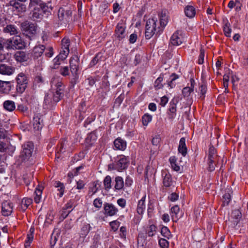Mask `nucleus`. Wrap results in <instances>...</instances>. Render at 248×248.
<instances>
[{
    "label": "nucleus",
    "instance_id": "f257e3e1",
    "mask_svg": "<svg viewBox=\"0 0 248 248\" xmlns=\"http://www.w3.org/2000/svg\"><path fill=\"white\" fill-rule=\"evenodd\" d=\"M51 91H50L45 97V102L46 104L50 103H57L59 102L63 96V84L58 77H54L51 81Z\"/></svg>",
    "mask_w": 248,
    "mask_h": 248
},
{
    "label": "nucleus",
    "instance_id": "f03ea898",
    "mask_svg": "<svg viewBox=\"0 0 248 248\" xmlns=\"http://www.w3.org/2000/svg\"><path fill=\"white\" fill-rule=\"evenodd\" d=\"M6 47L8 49H21L25 48V43L20 36H15L6 40Z\"/></svg>",
    "mask_w": 248,
    "mask_h": 248
},
{
    "label": "nucleus",
    "instance_id": "7ed1b4c3",
    "mask_svg": "<svg viewBox=\"0 0 248 248\" xmlns=\"http://www.w3.org/2000/svg\"><path fill=\"white\" fill-rule=\"evenodd\" d=\"M16 81L17 92L19 93H23L27 87L29 78L24 73L21 72L17 75Z\"/></svg>",
    "mask_w": 248,
    "mask_h": 248
},
{
    "label": "nucleus",
    "instance_id": "20e7f679",
    "mask_svg": "<svg viewBox=\"0 0 248 248\" xmlns=\"http://www.w3.org/2000/svg\"><path fill=\"white\" fill-rule=\"evenodd\" d=\"M29 7L35 9H41V11H42L43 13L46 15H48L52 9L49 3L46 4L41 0H30Z\"/></svg>",
    "mask_w": 248,
    "mask_h": 248
},
{
    "label": "nucleus",
    "instance_id": "39448f33",
    "mask_svg": "<svg viewBox=\"0 0 248 248\" xmlns=\"http://www.w3.org/2000/svg\"><path fill=\"white\" fill-rule=\"evenodd\" d=\"M33 151V145L31 142H27L22 145L20 158L22 161L28 160L32 155Z\"/></svg>",
    "mask_w": 248,
    "mask_h": 248
},
{
    "label": "nucleus",
    "instance_id": "423d86ee",
    "mask_svg": "<svg viewBox=\"0 0 248 248\" xmlns=\"http://www.w3.org/2000/svg\"><path fill=\"white\" fill-rule=\"evenodd\" d=\"M156 22V18H150L147 21L145 32V36L147 39H150L155 33Z\"/></svg>",
    "mask_w": 248,
    "mask_h": 248
},
{
    "label": "nucleus",
    "instance_id": "0eeeda50",
    "mask_svg": "<svg viewBox=\"0 0 248 248\" xmlns=\"http://www.w3.org/2000/svg\"><path fill=\"white\" fill-rule=\"evenodd\" d=\"M118 160L115 164V169L119 171H121L125 169L129 163L128 156L124 155H120L118 156Z\"/></svg>",
    "mask_w": 248,
    "mask_h": 248
},
{
    "label": "nucleus",
    "instance_id": "6e6552de",
    "mask_svg": "<svg viewBox=\"0 0 248 248\" xmlns=\"http://www.w3.org/2000/svg\"><path fill=\"white\" fill-rule=\"evenodd\" d=\"M178 100L177 99L173 98L170 103L169 108L167 111L168 119L170 121H173L176 116L177 104Z\"/></svg>",
    "mask_w": 248,
    "mask_h": 248
},
{
    "label": "nucleus",
    "instance_id": "1a4fd4ad",
    "mask_svg": "<svg viewBox=\"0 0 248 248\" xmlns=\"http://www.w3.org/2000/svg\"><path fill=\"white\" fill-rule=\"evenodd\" d=\"M21 29L24 34L29 36L36 33V27L33 24H31L28 21L23 22L21 25Z\"/></svg>",
    "mask_w": 248,
    "mask_h": 248
},
{
    "label": "nucleus",
    "instance_id": "9d476101",
    "mask_svg": "<svg viewBox=\"0 0 248 248\" xmlns=\"http://www.w3.org/2000/svg\"><path fill=\"white\" fill-rule=\"evenodd\" d=\"M13 204L9 201H5L1 203V214L4 216H9L13 211Z\"/></svg>",
    "mask_w": 248,
    "mask_h": 248
},
{
    "label": "nucleus",
    "instance_id": "9b49d317",
    "mask_svg": "<svg viewBox=\"0 0 248 248\" xmlns=\"http://www.w3.org/2000/svg\"><path fill=\"white\" fill-rule=\"evenodd\" d=\"M126 26L123 22H119L116 26L115 31L116 37L119 40H121L125 36Z\"/></svg>",
    "mask_w": 248,
    "mask_h": 248
},
{
    "label": "nucleus",
    "instance_id": "f8f14e48",
    "mask_svg": "<svg viewBox=\"0 0 248 248\" xmlns=\"http://www.w3.org/2000/svg\"><path fill=\"white\" fill-rule=\"evenodd\" d=\"M184 41V35L181 31H175L171 36L170 43L173 46H179Z\"/></svg>",
    "mask_w": 248,
    "mask_h": 248
},
{
    "label": "nucleus",
    "instance_id": "ddd939ff",
    "mask_svg": "<svg viewBox=\"0 0 248 248\" xmlns=\"http://www.w3.org/2000/svg\"><path fill=\"white\" fill-rule=\"evenodd\" d=\"M72 15V10L70 6H65L61 7L58 11V17L61 20L66 19L71 16Z\"/></svg>",
    "mask_w": 248,
    "mask_h": 248
},
{
    "label": "nucleus",
    "instance_id": "4468645a",
    "mask_svg": "<svg viewBox=\"0 0 248 248\" xmlns=\"http://www.w3.org/2000/svg\"><path fill=\"white\" fill-rule=\"evenodd\" d=\"M79 58L78 56L74 55L71 58L70 61V66L71 73L74 77L78 75V70Z\"/></svg>",
    "mask_w": 248,
    "mask_h": 248
},
{
    "label": "nucleus",
    "instance_id": "2eb2a0df",
    "mask_svg": "<svg viewBox=\"0 0 248 248\" xmlns=\"http://www.w3.org/2000/svg\"><path fill=\"white\" fill-rule=\"evenodd\" d=\"M105 214L108 216H113L116 215L118 210L116 207L111 203H106L104 204Z\"/></svg>",
    "mask_w": 248,
    "mask_h": 248
},
{
    "label": "nucleus",
    "instance_id": "dca6fc26",
    "mask_svg": "<svg viewBox=\"0 0 248 248\" xmlns=\"http://www.w3.org/2000/svg\"><path fill=\"white\" fill-rule=\"evenodd\" d=\"M32 124L35 130L41 129L44 125L42 116L39 114L35 115L33 118Z\"/></svg>",
    "mask_w": 248,
    "mask_h": 248
},
{
    "label": "nucleus",
    "instance_id": "f3484780",
    "mask_svg": "<svg viewBox=\"0 0 248 248\" xmlns=\"http://www.w3.org/2000/svg\"><path fill=\"white\" fill-rule=\"evenodd\" d=\"M15 71V68L6 65L5 64H0V74L10 76L12 75Z\"/></svg>",
    "mask_w": 248,
    "mask_h": 248
},
{
    "label": "nucleus",
    "instance_id": "a211bd4d",
    "mask_svg": "<svg viewBox=\"0 0 248 248\" xmlns=\"http://www.w3.org/2000/svg\"><path fill=\"white\" fill-rule=\"evenodd\" d=\"M114 145L116 150L124 151L127 146L126 142L120 138H118L114 141Z\"/></svg>",
    "mask_w": 248,
    "mask_h": 248
},
{
    "label": "nucleus",
    "instance_id": "6ab92c4d",
    "mask_svg": "<svg viewBox=\"0 0 248 248\" xmlns=\"http://www.w3.org/2000/svg\"><path fill=\"white\" fill-rule=\"evenodd\" d=\"M194 87V81L193 79H190V86H187L183 88L182 94L184 97H188L191 94L193 93Z\"/></svg>",
    "mask_w": 248,
    "mask_h": 248
},
{
    "label": "nucleus",
    "instance_id": "aec40b11",
    "mask_svg": "<svg viewBox=\"0 0 248 248\" xmlns=\"http://www.w3.org/2000/svg\"><path fill=\"white\" fill-rule=\"evenodd\" d=\"M14 58L18 62L27 61L29 59V55L24 51H17L14 55Z\"/></svg>",
    "mask_w": 248,
    "mask_h": 248
},
{
    "label": "nucleus",
    "instance_id": "412c9836",
    "mask_svg": "<svg viewBox=\"0 0 248 248\" xmlns=\"http://www.w3.org/2000/svg\"><path fill=\"white\" fill-rule=\"evenodd\" d=\"M11 89V85L9 81L0 80V93L7 94Z\"/></svg>",
    "mask_w": 248,
    "mask_h": 248
},
{
    "label": "nucleus",
    "instance_id": "4be33fe9",
    "mask_svg": "<svg viewBox=\"0 0 248 248\" xmlns=\"http://www.w3.org/2000/svg\"><path fill=\"white\" fill-rule=\"evenodd\" d=\"M178 150L183 156H185L187 154V148L186 144V139L181 138L179 143Z\"/></svg>",
    "mask_w": 248,
    "mask_h": 248
},
{
    "label": "nucleus",
    "instance_id": "5701e85b",
    "mask_svg": "<svg viewBox=\"0 0 248 248\" xmlns=\"http://www.w3.org/2000/svg\"><path fill=\"white\" fill-rule=\"evenodd\" d=\"M146 199V195H144L142 198L138 202L137 212L138 214L142 215L145 209V201Z\"/></svg>",
    "mask_w": 248,
    "mask_h": 248
},
{
    "label": "nucleus",
    "instance_id": "b1692460",
    "mask_svg": "<svg viewBox=\"0 0 248 248\" xmlns=\"http://www.w3.org/2000/svg\"><path fill=\"white\" fill-rule=\"evenodd\" d=\"M45 46L43 45H39L35 46L33 49V56L34 58L40 57L45 50Z\"/></svg>",
    "mask_w": 248,
    "mask_h": 248
},
{
    "label": "nucleus",
    "instance_id": "393cba45",
    "mask_svg": "<svg viewBox=\"0 0 248 248\" xmlns=\"http://www.w3.org/2000/svg\"><path fill=\"white\" fill-rule=\"evenodd\" d=\"M4 33H10V35H16L18 32L16 26L14 25H8L3 29Z\"/></svg>",
    "mask_w": 248,
    "mask_h": 248
},
{
    "label": "nucleus",
    "instance_id": "a878e982",
    "mask_svg": "<svg viewBox=\"0 0 248 248\" xmlns=\"http://www.w3.org/2000/svg\"><path fill=\"white\" fill-rule=\"evenodd\" d=\"M241 217V213L239 210H234L232 212L231 217L234 225H236L238 223Z\"/></svg>",
    "mask_w": 248,
    "mask_h": 248
},
{
    "label": "nucleus",
    "instance_id": "bb28decb",
    "mask_svg": "<svg viewBox=\"0 0 248 248\" xmlns=\"http://www.w3.org/2000/svg\"><path fill=\"white\" fill-rule=\"evenodd\" d=\"M8 5L12 6L18 12H21L25 9V6L24 4H21L16 0H11Z\"/></svg>",
    "mask_w": 248,
    "mask_h": 248
},
{
    "label": "nucleus",
    "instance_id": "cd10ccee",
    "mask_svg": "<svg viewBox=\"0 0 248 248\" xmlns=\"http://www.w3.org/2000/svg\"><path fill=\"white\" fill-rule=\"evenodd\" d=\"M4 108L10 112L13 111L16 108V105L14 101L11 100H6L3 103Z\"/></svg>",
    "mask_w": 248,
    "mask_h": 248
},
{
    "label": "nucleus",
    "instance_id": "c85d7f7f",
    "mask_svg": "<svg viewBox=\"0 0 248 248\" xmlns=\"http://www.w3.org/2000/svg\"><path fill=\"white\" fill-rule=\"evenodd\" d=\"M185 13L186 16L189 18L193 17L196 14L195 8L190 5H188L185 8Z\"/></svg>",
    "mask_w": 248,
    "mask_h": 248
},
{
    "label": "nucleus",
    "instance_id": "c756f323",
    "mask_svg": "<svg viewBox=\"0 0 248 248\" xmlns=\"http://www.w3.org/2000/svg\"><path fill=\"white\" fill-rule=\"evenodd\" d=\"M115 185L114 188L116 190H121L123 188L124 183L123 178L120 176H117L115 179Z\"/></svg>",
    "mask_w": 248,
    "mask_h": 248
},
{
    "label": "nucleus",
    "instance_id": "7c9ffc66",
    "mask_svg": "<svg viewBox=\"0 0 248 248\" xmlns=\"http://www.w3.org/2000/svg\"><path fill=\"white\" fill-rule=\"evenodd\" d=\"M177 158L174 156L170 157L169 159L171 168L174 170L178 171L180 168L177 164Z\"/></svg>",
    "mask_w": 248,
    "mask_h": 248
},
{
    "label": "nucleus",
    "instance_id": "2f4dec72",
    "mask_svg": "<svg viewBox=\"0 0 248 248\" xmlns=\"http://www.w3.org/2000/svg\"><path fill=\"white\" fill-rule=\"evenodd\" d=\"M223 31L226 37H231L232 29L231 28V25L228 21H227L224 25Z\"/></svg>",
    "mask_w": 248,
    "mask_h": 248
},
{
    "label": "nucleus",
    "instance_id": "473e14b6",
    "mask_svg": "<svg viewBox=\"0 0 248 248\" xmlns=\"http://www.w3.org/2000/svg\"><path fill=\"white\" fill-rule=\"evenodd\" d=\"M54 186L58 188L57 190L59 191V193H58V195L60 197H62V196L63 195L64 190V186L63 184L59 181H56L54 183Z\"/></svg>",
    "mask_w": 248,
    "mask_h": 248
},
{
    "label": "nucleus",
    "instance_id": "72a5a7b5",
    "mask_svg": "<svg viewBox=\"0 0 248 248\" xmlns=\"http://www.w3.org/2000/svg\"><path fill=\"white\" fill-rule=\"evenodd\" d=\"M168 22V16L165 13H162L160 15V24L164 28Z\"/></svg>",
    "mask_w": 248,
    "mask_h": 248
},
{
    "label": "nucleus",
    "instance_id": "f704fd0d",
    "mask_svg": "<svg viewBox=\"0 0 248 248\" xmlns=\"http://www.w3.org/2000/svg\"><path fill=\"white\" fill-rule=\"evenodd\" d=\"M32 199L28 198H24L21 202V206L23 210H26L28 206L32 203Z\"/></svg>",
    "mask_w": 248,
    "mask_h": 248
},
{
    "label": "nucleus",
    "instance_id": "c9c22d12",
    "mask_svg": "<svg viewBox=\"0 0 248 248\" xmlns=\"http://www.w3.org/2000/svg\"><path fill=\"white\" fill-rule=\"evenodd\" d=\"M34 193L35 194V196L34 197V202L36 203H38L40 202L41 199L42 189L40 187L36 188Z\"/></svg>",
    "mask_w": 248,
    "mask_h": 248
},
{
    "label": "nucleus",
    "instance_id": "e433bc0d",
    "mask_svg": "<svg viewBox=\"0 0 248 248\" xmlns=\"http://www.w3.org/2000/svg\"><path fill=\"white\" fill-rule=\"evenodd\" d=\"M152 120V116L148 113H146L142 117V124L144 126H147Z\"/></svg>",
    "mask_w": 248,
    "mask_h": 248
},
{
    "label": "nucleus",
    "instance_id": "4c0bfd02",
    "mask_svg": "<svg viewBox=\"0 0 248 248\" xmlns=\"http://www.w3.org/2000/svg\"><path fill=\"white\" fill-rule=\"evenodd\" d=\"M163 183L164 186L166 187L170 186L172 185V182L170 174H166L164 176Z\"/></svg>",
    "mask_w": 248,
    "mask_h": 248
},
{
    "label": "nucleus",
    "instance_id": "58836bf2",
    "mask_svg": "<svg viewBox=\"0 0 248 248\" xmlns=\"http://www.w3.org/2000/svg\"><path fill=\"white\" fill-rule=\"evenodd\" d=\"M217 158V155H216V149L213 146H210L209 149L208 159L216 160Z\"/></svg>",
    "mask_w": 248,
    "mask_h": 248
},
{
    "label": "nucleus",
    "instance_id": "ea45409f",
    "mask_svg": "<svg viewBox=\"0 0 248 248\" xmlns=\"http://www.w3.org/2000/svg\"><path fill=\"white\" fill-rule=\"evenodd\" d=\"M111 178L109 175H107L104 180V186L106 190H108L111 187Z\"/></svg>",
    "mask_w": 248,
    "mask_h": 248
},
{
    "label": "nucleus",
    "instance_id": "a19ab883",
    "mask_svg": "<svg viewBox=\"0 0 248 248\" xmlns=\"http://www.w3.org/2000/svg\"><path fill=\"white\" fill-rule=\"evenodd\" d=\"M90 230V225L89 224H84L81 230L80 235L83 236V237L84 238L89 233Z\"/></svg>",
    "mask_w": 248,
    "mask_h": 248
},
{
    "label": "nucleus",
    "instance_id": "79ce46f5",
    "mask_svg": "<svg viewBox=\"0 0 248 248\" xmlns=\"http://www.w3.org/2000/svg\"><path fill=\"white\" fill-rule=\"evenodd\" d=\"M180 209L178 206L175 205L173 206L170 209V215L172 219L177 218V215L179 213Z\"/></svg>",
    "mask_w": 248,
    "mask_h": 248
},
{
    "label": "nucleus",
    "instance_id": "37998d69",
    "mask_svg": "<svg viewBox=\"0 0 248 248\" xmlns=\"http://www.w3.org/2000/svg\"><path fill=\"white\" fill-rule=\"evenodd\" d=\"M163 80V78L162 76H160L155 81L154 87L156 89H159L163 87V85L161 83Z\"/></svg>",
    "mask_w": 248,
    "mask_h": 248
},
{
    "label": "nucleus",
    "instance_id": "c03bdc74",
    "mask_svg": "<svg viewBox=\"0 0 248 248\" xmlns=\"http://www.w3.org/2000/svg\"><path fill=\"white\" fill-rule=\"evenodd\" d=\"M156 230V227L154 225H150L147 230V234L150 237L155 235Z\"/></svg>",
    "mask_w": 248,
    "mask_h": 248
},
{
    "label": "nucleus",
    "instance_id": "a18cd8bd",
    "mask_svg": "<svg viewBox=\"0 0 248 248\" xmlns=\"http://www.w3.org/2000/svg\"><path fill=\"white\" fill-rule=\"evenodd\" d=\"M32 11V16L36 18H41L42 16L43 12L41 11V9H35L33 8H31Z\"/></svg>",
    "mask_w": 248,
    "mask_h": 248
},
{
    "label": "nucleus",
    "instance_id": "49530a36",
    "mask_svg": "<svg viewBox=\"0 0 248 248\" xmlns=\"http://www.w3.org/2000/svg\"><path fill=\"white\" fill-rule=\"evenodd\" d=\"M70 40L68 38H64L62 40V49L69 50Z\"/></svg>",
    "mask_w": 248,
    "mask_h": 248
},
{
    "label": "nucleus",
    "instance_id": "de8ad7c7",
    "mask_svg": "<svg viewBox=\"0 0 248 248\" xmlns=\"http://www.w3.org/2000/svg\"><path fill=\"white\" fill-rule=\"evenodd\" d=\"M216 160L209 159H208V167L207 169L210 171H213L215 169L216 167Z\"/></svg>",
    "mask_w": 248,
    "mask_h": 248
},
{
    "label": "nucleus",
    "instance_id": "09e8293b",
    "mask_svg": "<svg viewBox=\"0 0 248 248\" xmlns=\"http://www.w3.org/2000/svg\"><path fill=\"white\" fill-rule=\"evenodd\" d=\"M33 240V234L32 233H29L27 236V239L25 242V247L27 248L31 245V243Z\"/></svg>",
    "mask_w": 248,
    "mask_h": 248
},
{
    "label": "nucleus",
    "instance_id": "8fccbe9b",
    "mask_svg": "<svg viewBox=\"0 0 248 248\" xmlns=\"http://www.w3.org/2000/svg\"><path fill=\"white\" fill-rule=\"evenodd\" d=\"M161 234L167 238H169L170 236V232L167 227H163L161 230Z\"/></svg>",
    "mask_w": 248,
    "mask_h": 248
},
{
    "label": "nucleus",
    "instance_id": "3c124183",
    "mask_svg": "<svg viewBox=\"0 0 248 248\" xmlns=\"http://www.w3.org/2000/svg\"><path fill=\"white\" fill-rule=\"evenodd\" d=\"M69 53V50H65L64 49H62V50H61V52L59 53V54L58 55V56L60 57H61V61H63L67 58Z\"/></svg>",
    "mask_w": 248,
    "mask_h": 248
},
{
    "label": "nucleus",
    "instance_id": "603ef678",
    "mask_svg": "<svg viewBox=\"0 0 248 248\" xmlns=\"http://www.w3.org/2000/svg\"><path fill=\"white\" fill-rule=\"evenodd\" d=\"M158 244L161 248H169V242L166 239L164 238H161L159 240Z\"/></svg>",
    "mask_w": 248,
    "mask_h": 248
},
{
    "label": "nucleus",
    "instance_id": "864d4df0",
    "mask_svg": "<svg viewBox=\"0 0 248 248\" xmlns=\"http://www.w3.org/2000/svg\"><path fill=\"white\" fill-rule=\"evenodd\" d=\"M200 98L202 99H203L204 98V94H205L207 91V87L205 85L202 84L200 87Z\"/></svg>",
    "mask_w": 248,
    "mask_h": 248
},
{
    "label": "nucleus",
    "instance_id": "5fc2aeb1",
    "mask_svg": "<svg viewBox=\"0 0 248 248\" xmlns=\"http://www.w3.org/2000/svg\"><path fill=\"white\" fill-rule=\"evenodd\" d=\"M178 78V76L177 75L172 74L170 76V81L168 82L169 86H170L171 88H172L174 86V84L173 83V81Z\"/></svg>",
    "mask_w": 248,
    "mask_h": 248
},
{
    "label": "nucleus",
    "instance_id": "6e6d98bb",
    "mask_svg": "<svg viewBox=\"0 0 248 248\" xmlns=\"http://www.w3.org/2000/svg\"><path fill=\"white\" fill-rule=\"evenodd\" d=\"M69 68L68 66L61 67L60 69V74L63 76H66L69 75Z\"/></svg>",
    "mask_w": 248,
    "mask_h": 248
},
{
    "label": "nucleus",
    "instance_id": "4d7b16f0",
    "mask_svg": "<svg viewBox=\"0 0 248 248\" xmlns=\"http://www.w3.org/2000/svg\"><path fill=\"white\" fill-rule=\"evenodd\" d=\"M45 56L50 58L53 55V49L52 47H49L46 49Z\"/></svg>",
    "mask_w": 248,
    "mask_h": 248
},
{
    "label": "nucleus",
    "instance_id": "13d9d810",
    "mask_svg": "<svg viewBox=\"0 0 248 248\" xmlns=\"http://www.w3.org/2000/svg\"><path fill=\"white\" fill-rule=\"evenodd\" d=\"M110 225L114 231H116L120 225V222L117 220H114L110 222Z\"/></svg>",
    "mask_w": 248,
    "mask_h": 248
},
{
    "label": "nucleus",
    "instance_id": "bf43d9fd",
    "mask_svg": "<svg viewBox=\"0 0 248 248\" xmlns=\"http://www.w3.org/2000/svg\"><path fill=\"white\" fill-rule=\"evenodd\" d=\"M204 51L203 50L201 49L200 54L199 57L198 62L200 64H202L204 62Z\"/></svg>",
    "mask_w": 248,
    "mask_h": 248
},
{
    "label": "nucleus",
    "instance_id": "052dcab7",
    "mask_svg": "<svg viewBox=\"0 0 248 248\" xmlns=\"http://www.w3.org/2000/svg\"><path fill=\"white\" fill-rule=\"evenodd\" d=\"M93 205L97 208H100L102 205V200L100 199H95L93 201Z\"/></svg>",
    "mask_w": 248,
    "mask_h": 248
},
{
    "label": "nucleus",
    "instance_id": "680f3d73",
    "mask_svg": "<svg viewBox=\"0 0 248 248\" xmlns=\"http://www.w3.org/2000/svg\"><path fill=\"white\" fill-rule=\"evenodd\" d=\"M99 54H97L96 56L90 62V66H94L99 61Z\"/></svg>",
    "mask_w": 248,
    "mask_h": 248
},
{
    "label": "nucleus",
    "instance_id": "e2e57ef3",
    "mask_svg": "<svg viewBox=\"0 0 248 248\" xmlns=\"http://www.w3.org/2000/svg\"><path fill=\"white\" fill-rule=\"evenodd\" d=\"M160 141V138L159 136H155L152 140V143L153 145L157 146Z\"/></svg>",
    "mask_w": 248,
    "mask_h": 248
},
{
    "label": "nucleus",
    "instance_id": "0e129e2a",
    "mask_svg": "<svg viewBox=\"0 0 248 248\" xmlns=\"http://www.w3.org/2000/svg\"><path fill=\"white\" fill-rule=\"evenodd\" d=\"M117 203L122 208H124L126 206V200L123 198L119 199Z\"/></svg>",
    "mask_w": 248,
    "mask_h": 248
},
{
    "label": "nucleus",
    "instance_id": "69168bd1",
    "mask_svg": "<svg viewBox=\"0 0 248 248\" xmlns=\"http://www.w3.org/2000/svg\"><path fill=\"white\" fill-rule=\"evenodd\" d=\"M61 61H62L61 58L58 55L56 58H55V59L53 61L54 63V66L53 68H56V67L60 64Z\"/></svg>",
    "mask_w": 248,
    "mask_h": 248
},
{
    "label": "nucleus",
    "instance_id": "338daca9",
    "mask_svg": "<svg viewBox=\"0 0 248 248\" xmlns=\"http://www.w3.org/2000/svg\"><path fill=\"white\" fill-rule=\"evenodd\" d=\"M73 206V202L70 201L65 205L64 207L63 208V210L71 211L72 210Z\"/></svg>",
    "mask_w": 248,
    "mask_h": 248
},
{
    "label": "nucleus",
    "instance_id": "774afa93",
    "mask_svg": "<svg viewBox=\"0 0 248 248\" xmlns=\"http://www.w3.org/2000/svg\"><path fill=\"white\" fill-rule=\"evenodd\" d=\"M178 195L176 193H172L168 198L171 202H175L178 199Z\"/></svg>",
    "mask_w": 248,
    "mask_h": 248
}]
</instances>
